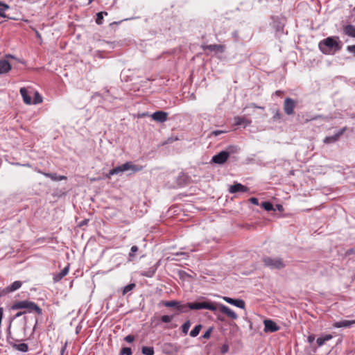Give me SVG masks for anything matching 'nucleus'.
<instances>
[{"mask_svg": "<svg viewBox=\"0 0 355 355\" xmlns=\"http://www.w3.org/2000/svg\"><path fill=\"white\" fill-rule=\"evenodd\" d=\"M223 300L229 303V304H233L239 308H241V309H244L245 308V302L243 300H235V299H232V298H230V297H223Z\"/></svg>", "mask_w": 355, "mask_h": 355, "instance_id": "4468645a", "label": "nucleus"}, {"mask_svg": "<svg viewBox=\"0 0 355 355\" xmlns=\"http://www.w3.org/2000/svg\"><path fill=\"white\" fill-rule=\"evenodd\" d=\"M10 333L8 332V339H9L10 338Z\"/></svg>", "mask_w": 355, "mask_h": 355, "instance_id": "3c124183", "label": "nucleus"}, {"mask_svg": "<svg viewBox=\"0 0 355 355\" xmlns=\"http://www.w3.org/2000/svg\"><path fill=\"white\" fill-rule=\"evenodd\" d=\"M168 114L163 111H157L151 115V118L157 122H164L167 120Z\"/></svg>", "mask_w": 355, "mask_h": 355, "instance_id": "ddd939ff", "label": "nucleus"}, {"mask_svg": "<svg viewBox=\"0 0 355 355\" xmlns=\"http://www.w3.org/2000/svg\"><path fill=\"white\" fill-rule=\"evenodd\" d=\"M22 282L21 281H15L10 286H7L4 289L6 293L14 292L21 288Z\"/></svg>", "mask_w": 355, "mask_h": 355, "instance_id": "2eb2a0df", "label": "nucleus"}, {"mask_svg": "<svg viewBox=\"0 0 355 355\" xmlns=\"http://www.w3.org/2000/svg\"><path fill=\"white\" fill-rule=\"evenodd\" d=\"M265 332H275L279 329L277 324L271 320H265L263 321Z\"/></svg>", "mask_w": 355, "mask_h": 355, "instance_id": "1a4fd4ad", "label": "nucleus"}, {"mask_svg": "<svg viewBox=\"0 0 355 355\" xmlns=\"http://www.w3.org/2000/svg\"><path fill=\"white\" fill-rule=\"evenodd\" d=\"M141 352L144 355H154V349L152 347H143Z\"/></svg>", "mask_w": 355, "mask_h": 355, "instance_id": "c756f323", "label": "nucleus"}, {"mask_svg": "<svg viewBox=\"0 0 355 355\" xmlns=\"http://www.w3.org/2000/svg\"><path fill=\"white\" fill-rule=\"evenodd\" d=\"M22 309H26L28 310L29 312L35 311L38 315H41L42 313V309L37 304H36L33 302H31L28 300L19 301L13 304L12 306V309L13 310H18Z\"/></svg>", "mask_w": 355, "mask_h": 355, "instance_id": "7ed1b4c3", "label": "nucleus"}, {"mask_svg": "<svg viewBox=\"0 0 355 355\" xmlns=\"http://www.w3.org/2000/svg\"><path fill=\"white\" fill-rule=\"evenodd\" d=\"M189 309V303L182 304L180 302H178L177 310L179 311L180 312L186 313L188 311Z\"/></svg>", "mask_w": 355, "mask_h": 355, "instance_id": "a878e982", "label": "nucleus"}, {"mask_svg": "<svg viewBox=\"0 0 355 355\" xmlns=\"http://www.w3.org/2000/svg\"><path fill=\"white\" fill-rule=\"evenodd\" d=\"M202 49L214 51L216 53H223L225 50V45L223 44H209L202 46Z\"/></svg>", "mask_w": 355, "mask_h": 355, "instance_id": "9d476101", "label": "nucleus"}, {"mask_svg": "<svg viewBox=\"0 0 355 355\" xmlns=\"http://www.w3.org/2000/svg\"><path fill=\"white\" fill-rule=\"evenodd\" d=\"M229 350V346L227 344H224L222 347H221V352L222 353H226Z\"/></svg>", "mask_w": 355, "mask_h": 355, "instance_id": "ea45409f", "label": "nucleus"}, {"mask_svg": "<svg viewBox=\"0 0 355 355\" xmlns=\"http://www.w3.org/2000/svg\"><path fill=\"white\" fill-rule=\"evenodd\" d=\"M251 121L248 119L247 118L244 116H235L234 117V123L236 125H244V127L250 124Z\"/></svg>", "mask_w": 355, "mask_h": 355, "instance_id": "aec40b11", "label": "nucleus"}, {"mask_svg": "<svg viewBox=\"0 0 355 355\" xmlns=\"http://www.w3.org/2000/svg\"><path fill=\"white\" fill-rule=\"evenodd\" d=\"M250 202L252 203L253 205H259V200L257 198H250Z\"/></svg>", "mask_w": 355, "mask_h": 355, "instance_id": "37998d69", "label": "nucleus"}, {"mask_svg": "<svg viewBox=\"0 0 355 355\" xmlns=\"http://www.w3.org/2000/svg\"><path fill=\"white\" fill-rule=\"evenodd\" d=\"M107 15V12H100L98 13H97V15H96V23L98 24H102V20L103 19V16H106Z\"/></svg>", "mask_w": 355, "mask_h": 355, "instance_id": "2f4dec72", "label": "nucleus"}, {"mask_svg": "<svg viewBox=\"0 0 355 355\" xmlns=\"http://www.w3.org/2000/svg\"><path fill=\"white\" fill-rule=\"evenodd\" d=\"M296 103L291 98H286L284 101V110L286 114L291 115L294 113V109L295 107Z\"/></svg>", "mask_w": 355, "mask_h": 355, "instance_id": "0eeeda50", "label": "nucleus"}, {"mask_svg": "<svg viewBox=\"0 0 355 355\" xmlns=\"http://www.w3.org/2000/svg\"><path fill=\"white\" fill-rule=\"evenodd\" d=\"M189 309L200 310V309H207L210 311L217 310V304L210 300H206L203 302H196L189 303Z\"/></svg>", "mask_w": 355, "mask_h": 355, "instance_id": "20e7f679", "label": "nucleus"}, {"mask_svg": "<svg viewBox=\"0 0 355 355\" xmlns=\"http://www.w3.org/2000/svg\"><path fill=\"white\" fill-rule=\"evenodd\" d=\"M6 58H14V56L10 54H8V55H6Z\"/></svg>", "mask_w": 355, "mask_h": 355, "instance_id": "8fccbe9b", "label": "nucleus"}, {"mask_svg": "<svg viewBox=\"0 0 355 355\" xmlns=\"http://www.w3.org/2000/svg\"><path fill=\"white\" fill-rule=\"evenodd\" d=\"M355 324V320H342L334 323L333 327L335 328L350 327Z\"/></svg>", "mask_w": 355, "mask_h": 355, "instance_id": "a211bd4d", "label": "nucleus"}, {"mask_svg": "<svg viewBox=\"0 0 355 355\" xmlns=\"http://www.w3.org/2000/svg\"><path fill=\"white\" fill-rule=\"evenodd\" d=\"M315 340V336L313 335H310L308 336L307 340L309 343H312Z\"/></svg>", "mask_w": 355, "mask_h": 355, "instance_id": "49530a36", "label": "nucleus"}, {"mask_svg": "<svg viewBox=\"0 0 355 355\" xmlns=\"http://www.w3.org/2000/svg\"><path fill=\"white\" fill-rule=\"evenodd\" d=\"M138 251V248L137 246L136 245H133L132 246L131 249H130V252L129 253V256H128V260L130 261H132L134 257H135V254Z\"/></svg>", "mask_w": 355, "mask_h": 355, "instance_id": "72a5a7b5", "label": "nucleus"}, {"mask_svg": "<svg viewBox=\"0 0 355 355\" xmlns=\"http://www.w3.org/2000/svg\"><path fill=\"white\" fill-rule=\"evenodd\" d=\"M9 6L2 1H0V17H6L4 11L9 9Z\"/></svg>", "mask_w": 355, "mask_h": 355, "instance_id": "bb28decb", "label": "nucleus"}, {"mask_svg": "<svg viewBox=\"0 0 355 355\" xmlns=\"http://www.w3.org/2000/svg\"><path fill=\"white\" fill-rule=\"evenodd\" d=\"M191 327V322L189 320L186 321L182 326V331L184 334H187Z\"/></svg>", "mask_w": 355, "mask_h": 355, "instance_id": "f704fd0d", "label": "nucleus"}, {"mask_svg": "<svg viewBox=\"0 0 355 355\" xmlns=\"http://www.w3.org/2000/svg\"><path fill=\"white\" fill-rule=\"evenodd\" d=\"M135 287V284H130L127 286H125L123 289V294L125 295L129 291H132Z\"/></svg>", "mask_w": 355, "mask_h": 355, "instance_id": "c9c22d12", "label": "nucleus"}, {"mask_svg": "<svg viewBox=\"0 0 355 355\" xmlns=\"http://www.w3.org/2000/svg\"><path fill=\"white\" fill-rule=\"evenodd\" d=\"M279 93H280L279 91H276V94H279Z\"/></svg>", "mask_w": 355, "mask_h": 355, "instance_id": "864d4df0", "label": "nucleus"}, {"mask_svg": "<svg viewBox=\"0 0 355 355\" xmlns=\"http://www.w3.org/2000/svg\"><path fill=\"white\" fill-rule=\"evenodd\" d=\"M42 174L52 180L53 181H60L62 180H66L67 177L64 175H58L56 173H42Z\"/></svg>", "mask_w": 355, "mask_h": 355, "instance_id": "412c9836", "label": "nucleus"}, {"mask_svg": "<svg viewBox=\"0 0 355 355\" xmlns=\"http://www.w3.org/2000/svg\"><path fill=\"white\" fill-rule=\"evenodd\" d=\"M347 51L355 53V45L348 46Z\"/></svg>", "mask_w": 355, "mask_h": 355, "instance_id": "c03bdc74", "label": "nucleus"}, {"mask_svg": "<svg viewBox=\"0 0 355 355\" xmlns=\"http://www.w3.org/2000/svg\"><path fill=\"white\" fill-rule=\"evenodd\" d=\"M157 269V265H154V266L150 267L147 270L142 271L141 272V275L144 277H152L155 275Z\"/></svg>", "mask_w": 355, "mask_h": 355, "instance_id": "4be33fe9", "label": "nucleus"}, {"mask_svg": "<svg viewBox=\"0 0 355 355\" xmlns=\"http://www.w3.org/2000/svg\"><path fill=\"white\" fill-rule=\"evenodd\" d=\"M228 191L230 193H235L236 192H247L248 189L240 183H235L234 184L230 186Z\"/></svg>", "mask_w": 355, "mask_h": 355, "instance_id": "f8f14e48", "label": "nucleus"}, {"mask_svg": "<svg viewBox=\"0 0 355 355\" xmlns=\"http://www.w3.org/2000/svg\"><path fill=\"white\" fill-rule=\"evenodd\" d=\"M261 207L266 210V211H272L274 210L273 205L270 202H263L261 204Z\"/></svg>", "mask_w": 355, "mask_h": 355, "instance_id": "473e14b6", "label": "nucleus"}, {"mask_svg": "<svg viewBox=\"0 0 355 355\" xmlns=\"http://www.w3.org/2000/svg\"><path fill=\"white\" fill-rule=\"evenodd\" d=\"M143 168L142 166H137L132 164L131 162H127L125 164L116 166L111 169L109 173L106 175L107 178H110L112 175H117L121 173L131 170L134 172L141 171Z\"/></svg>", "mask_w": 355, "mask_h": 355, "instance_id": "f03ea898", "label": "nucleus"}, {"mask_svg": "<svg viewBox=\"0 0 355 355\" xmlns=\"http://www.w3.org/2000/svg\"><path fill=\"white\" fill-rule=\"evenodd\" d=\"M345 33L346 35L355 37V27L352 25H347L345 28Z\"/></svg>", "mask_w": 355, "mask_h": 355, "instance_id": "393cba45", "label": "nucleus"}, {"mask_svg": "<svg viewBox=\"0 0 355 355\" xmlns=\"http://www.w3.org/2000/svg\"><path fill=\"white\" fill-rule=\"evenodd\" d=\"M12 347L15 349L22 352H26L28 350V346L26 343L14 344Z\"/></svg>", "mask_w": 355, "mask_h": 355, "instance_id": "b1692460", "label": "nucleus"}, {"mask_svg": "<svg viewBox=\"0 0 355 355\" xmlns=\"http://www.w3.org/2000/svg\"><path fill=\"white\" fill-rule=\"evenodd\" d=\"M179 301H166L163 302L162 304L166 307H174L177 309Z\"/></svg>", "mask_w": 355, "mask_h": 355, "instance_id": "7c9ffc66", "label": "nucleus"}, {"mask_svg": "<svg viewBox=\"0 0 355 355\" xmlns=\"http://www.w3.org/2000/svg\"><path fill=\"white\" fill-rule=\"evenodd\" d=\"M19 92L24 102L27 105L32 104V98L29 95L28 90L25 87H21Z\"/></svg>", "mask_w": 355, "mask_h": 355, "instance_id": "f3484780", "label": "nucleus"}, {"mask_svg": "<svg viewBox=\"0 0 355 355\" xmlns=\"http://www.w3.org/2000/svg\"><path fill=\"white\" fill-rule=\"evenodd\" d=\"M201 329H202L201 324H198V325L195 326L194 328L191 331L190 336L191 337H196L199 334Z\"/></svg>", "mask_w": 355, "mask_h": 355, "instance_id": "cd10ccee", "label": "nucleus"}, {"mask_svg": "<svg viewBox=\"0 0 355 355\" xmlns=\"http://www.w3.org/2000/svg\"><path fill=\"white\" fill-rule=\"evenodd\" d=\"M125 340L128 343H132L134 341V336L131 335H128L125 337Z\"/></svg>", "mask_w": 355, "mask_h": 355, "instance_id": "79ce46f5", "label": "nucleus"}, {"mask_svg": "<svg viewBox=\"0 0 355 355\" xmlns=\"http://www.w3.org/2000/svg\"><path fill=\"white\" fill-rule=\"evenodd\" d=\"M345 130H346V128H343L340 129L338 132L334 134V135L326 137L324 139V143L331 144V143L336 142V141H338L339 139L340 136L345 132Z\"/></svg>", "mask_w": 355, "mask_h": 355, "instance_id": "9b49d317", "label": "nucleus"}, {"mask_svg": "<svg viewBox=\"0 0 355 355\" xmlns=\"http://www.w3.org/2000/svg\"><path fill=\"white\" fill-rule=\"evenodd\" d=\"M225 132L223 130H214L212 132V135L214 136H218L222 133H224Z\"/></svg>", "mask_w": 355, "mask_h": 355, "instance_id": "a18cd8bd", "label": "nucleus"}, {"mask_svg": "<svg viewBox=\"0 0 355 355\" xmlns=\"http://www.w3.org/2000/svg\"><path fill=\"white\" fill-rule=\"evenodd\" d=\"M212 331H213V327L208 328V329L202 335V338H205V339L209 338L210 336H211Z\"/></svg>", "mask_w": 355, "mask_h": 355, "instance_id": "4c0bfd02", "label": "nucleus"}, {"mask_svg": "<svg viewBox=\"0 0 355 355\" xmlns=\"http://www.w3.org/2000/svg\"><path fill=\"white\" fill-rule=\"evenodd\" d=\"M69 270V264H68L66 267H64L60 272L58 274H55L53 275V281L55 282H58L60 281L64 277H65L68 273Z\"/></svg>", "mask_w": 355, "mask_h": 355, "instance_id": "dca6fc26", "label": "nucleus"}, {"mask_svg": "<svg viewBox=\"0 0 355 355\" xmlns=\"http://www.w3.org/2000/svg\"><path fill=\"white\" fill-rule=\"evenodd\" d=\"M121 355H131L132 354V350L130 347H123L121 349Z\"/></svg>", "mask_w": 355, "mask_h": 355, "instance_id": "e433bc0d", "label": "nucleus"}, {"mask_svg": "<svg viewBox=\"0 0 355 355\" xmlns=\"http://www.w3.org/2000/svg\"><path fill=\"white\" fill-rule=\"evenodd\" d=\"M67 347V342H65L60 350V355H64Z\"/></svg>", "mask_w": 355, "mask_h": 355, "instance_id": "a19ab883", "label": "nucleus"}, {"mask_svg": "<svg viewBox=\"0 0 355 355\" xmlns=\"http://www.w3.org/2000/svg\"><path fill=\"white\" fill-rule=\"evenodd\" d=\"M263 261L266 266L271 269H280L285 266L283 261L277 257L272 258L266 257L263 258Z\"/></svg>", "mask_w": 355, "mask_h": 355, "instance_id": "39448f33", "label": "nucleus"}, {"mask_svg": "<svg viewBox=\"0 0 355 355\" xmlns=\"http://www.w3.org/2000/svg\"><path fill=\"white\" fill-rule=\"evenodd\" d=\"M219 309L220 311L224 314H225L227 317L232 320H236L238 318L237 314L232 311L230 308L228 306L224 305V304H217V309Z\"/></svg>", "mask_w": 355, "mask_h": 355, "instance_id": "6e6552de", "label": "nucleus"}, {"mask_svg": "<svg viewBox=\"0 0 355 355\" xmlns=\"http://www.w3.org/2000/svg\"><path fill=\"white\" fill-rule=\"evenodd\" d=\"M23 313H24V312H19V313H17L16 314V317H19L20 315H21Z\"/></svg>", "mask_w": 355, "mask_h": 355, "instance_id": "09e8293b", "label": "nucleus"}, {"mask_svg": "<svg viewBox=\"0 0 355 355\" xmlns=\"http://www.w3.org/2000/svg\"><path fill=\"white\" fill-rule=\"evenodd\" d=\"M332 338H333V336L330 334H326V335L319 337L316 340V343L318 345V347L322 346L325 343L326 341L330 340Z\"/></svg>", "mask_w": 355, "mask_h": 355, "instance_id": "5701e85b", "label": "nucleus"}, {"mask_svg": "<svg viewBox=\"0 0 355 355\" xmlns=\"http://www.w3.org/2000/svg\"><path fill=\"white\" fill-rule=\"evenodd\" d=\"M318 46L320 50L324 54L334 53L341 48L338 43V38L332 37H329L320 41Z\"/></svg>", "mask_w": 355, "mask_h": 355, "instance_id": "f257e3e1", "label": "nucleus"}, {"mask_svg": "<svg viewBox=\"0 0 355 355\" xmlns=\"http://www.w3.org/2000/svg\"><path fill=\"white\" fill-rule=\"evenodd\" d=\"M282 207V205L278 206V209H279Z\"/></svg>", "mask_w": 355, "mask_h": 355, "instance_id": "603ef678", "label": "nucleus"}, {"mask_svg": "<svg viewBox=\"0 0 355 355\" xmlns=\"http://www.w3.org/2000/svg\"><path fill=\"white\" fill-rule=\"evenodd\" d=\"M11 69L10 62L6 60H0V74L8 73Z\"/></svg>", "mask_w": 355, "mask_h": 355, "instance_id": "6ab92c4d", "label": "nucleus"}, {"mask_svg": "<svg viewBox=\"0 0 355 355\" xmlns=\"http://www.w3.org/2000/svg\"><path fill=\"white\" fill-rule=\"evenodd\" d=\"M230 153L227 151H221L212 157L211 161L218 164H224L228 159Z\"/></svg>", "mask_w": 355, "mask_h": 355, "instance_id": "423d86ee", "label": "nucleus"}, {"mask_svg": "<svg viewBox=\"0 0 355 355\" xmlns=\"http://www.w3.org/2000/svg\"><path fill=\"white\" fill-rule=\"evenodd\" d=\"M34 96H35L34 99H33V101H32L33 104H35V105L40 104L42 102L43 98L41 96V95L39 94L38 92H35L34 93Z\"/></svg>", "mask_w": 355, "mask_h": 355, "instance_id": "c85d7f7f", "label": "nucleus"}, {"mask_svg": "<svg viewBox=\"0 0 355 355\" xmlns=\"http://www.w3.org/2000/svg\"><path fill=\"white\" fill-rule=\"evenodd\" d=\"M171 320H172V317L170 315H163L161 318L162 322H164V323H168L171 321Z\"/></svg>", "mask_w": 355, "mask_h": 355, "instance_id": "58836bf2", "label": "nucleus"}, {"mask_svg": "<svg viewBox=\"0 0 355 355\" xmlns=\"http://www.w3.org/2000/svg\"><path fill=\"white\" fill-rule=\"evenodd\" d=\"M251 106H252V107H254V108L263 109V107L257 106V105H256L254 103H252V104H251Z\"/></svg>", "mask_w": 355, "mask_h": 355, "instance_id": "de8ad7c7", "label": "nucleus"}]
</instances>
